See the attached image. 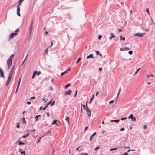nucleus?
<instances>
[{
  "mask_svg": "<svg viewBox=\"0 0 155 155\" xmlns=\"http://www.w3.org/2000/svg\"><path fill=\"white\" fill-rule=\"evenodd\" d=\"M49 48H47L45 51V52H44V54H47V53H48V49Z\"/></svg>",
  "mask_w": 155,
  "mask_h": 155,
  "instance_id": "22",
  "label": "nucleus"
},
{
  "mask_svg": "<svg viewBox=\"0 0 155 155\" xmlns=\"http://www.w3.org/2000/svg\"><path fill=\"white\" fill-rule=\"evenodd\" d=\"M83 108H84V109L86 110V107H85V105H83Z\"/></svg>",
  "mask_w": 155,
  "mask_h": 155,
  "instance_id": "58",
  "label": "nucleus"
},
{
  "mask_svg": "<svg viewBox=\"0 0 155 155\" xmlns=\"http://www.w3.org/2000/svg\"><path fill=\"white\" fill-rule=\"evenodd\" d=\"M18 144L19 145H24V144H25V143L21 141H18Z\"/></svg>",
  "mask_w": 155,
  "mask_h": 155,
  "instance_id": "20",
  "label": "nucleus"
},
{
  "mask_svg": "<svg viewBox=\"0 0 155 155\" xmlns=\"http://www.w3.org/2000/svg\"><path fill=\"white\" fill-rule=\"evenodd\" d=\"M145 33H138L135 34L134 35L137 36H139L140 37H143L144 36Z\"/></svg>",
  "mask_w": 155,
  "mask_h": 155,
  "instance_id": "3",
  "label": "nucleus"
},
{
  "mask_svg": "<svg viewBox=\"0 0 155 155\" xmlns=\"http://www.w3.org/2000/svg\"><path fill=\"white\" fill-rule=\"evenodd\" d=\"M96 134V132H95L91 136L93 137H94V136Z\"/></svg>",
  "mask_w": 155,
  "mask_h": 155,
  "instance_id": "42",
  "label": "nucleus"
},
{
  "mask_svg": "<svg viewBox=\"0 0 155 155\" xmlns=\"http://www.w3.org/2000/svg\"><path fill=\"white\" fill-rule=\"evenodd\" d=\"M27 137V136L26 135H24L22 137L23 138H26V137Z\"/></svg>",
  "mask_w": 155,
  "mask_h": 155,
  "instance_id": "50",
  "label": "nucleus"
},
{
  "mask_svg": "<svg viewBox=\"0 0 155 155\" xmlns=\"http://www.w3.org/2000/svg\"><path fill=\"white\" fill-rule=\"evenodd\" d=\"M135 149H130V150H129L128 151H127V152H129L130 151H135Z\"/></svg>",
  "mask_w": 155,
  "mask_h": 155,
  "instance_id": "37",
  "label": "nucleus"
},
{
  "mask_svg": "<svg viewBox=\"0 0 155 155\" xmlns=\"http://www.w3.org/2000/svg\"><path fill=\"white\" fill-rule=\"evenodd\" d=\"M128 52L129 54L131 55L132 54L133 51H130Z\"/></svg>",
  "mask_w": 155,
  "mask_h": 155,
  "instance_id": "36",
  "label": "nucleus"
},
{
  "mask_svg": "<svg viewBox=\"0 0 155 155\" xmlns=\"http://www.w3.org/2000/svg\"><path fill=\"white\" fill-rule=\"evenodd\" d=\"M144 130L145 129L147 128V125H144Z\"/></svg>",
  "mask_w": 155,
  "mask_h": 155,
  "instance_id": "41",
  "label": "nucleus"
},
{
  "mask_svg": "<svg viewBox=\"0 0 155 155\" xmlns=\"http://www.w3.org/2000/svg\"><path fill=\"white\" fill-rule=\"evenodd\" d=\"M96 54L97 55H98L100 53L99 51H96Z\"/></svg>",
  "mask_w": 155,
  "mask_h": 155,
  "instance_id": "40",
  "label": "nucleus"
},
{
  "mask_svg": "<svg viewBox=\"0 0 155 155\" xmlns=\"http://www.w3.org/2000/svg\"><path fill=\"white\" fill-rule=\"evenodd\" d=\"M47 115L48 117H49L50 116V114L49 113H47Z\"/></svg>",
  "mask_w": 155,
  "mask_h": 155,
  "instance_id": "61",
  "label": "nucleus"
},
{
  "mask_svg": "<svg viewBox=\"0 0 155 155\" xmlns=\"http://www.w3.org/2000/svg\"><path fill=\"white\" fill-rule=\"evenodd\" d=\"M111 37L113 38V37H115V36L114 35L112 34V33H111Z\"/></svg>",
  "mask_w": 155,
  "mask_h": 155,
  "instance_id": "47",
  "label": "nucleus"
},
{
  "mask_svg": "<svg viewBox=\"0 0 155 155\" xmlns=\"http://www.w3.org/2000/svg\"><path fill=\"white\" fill-rule=\"evenodd\" d=\"M12 78V77L8 76L7 81L5 84L6 86H8V85L9 83L11 81Z\"/></svg>",
  "mask_w": 155,
  "mask_h": 155,
  "instance_id": "8",
  "label": "nucleus"
},
{
  "mask_svg": "<svg viewBox=\"0 0 155 155\" xmlns=\"http://www.w3.org/2000/svg\"><path fill=\"white\" fill-rule=\"evenodd\" d=\"M114 102V100H112L111 101H110V102H109V103H113Z\"/></svg>",
  "mask_w": 155,
  "mask_h": 155,
  "instance_id": "49",
  "label": "nucleus"
},
{
  "mask_svg": "<svg viewBox=\"0 0 155 155\" xmlns=\"http://www.w3.org/2000/svg\"><path fill=\"white\" fill-rule=\"evenodd\" d=\"M14 56V54H12L11 55L9 58V59L7 61V65H12V59L13 58Z\"/></svg>",
  "mask_w": 155,
  "mask_h": 155,
  "instance_id": "1",
  "label": "nucleus"
},
{
  "mask_svg": "<svg viewBox=\"0 0 155 155\" xmlns=\"http://www.w3.org/2000/svg\"><path fill=\"white\" fill-rule=\"evenodd\" d=\"M92 137H93L91 136L90 137L89 140L90 141H92L93 140Z\"/></svg>",
  "mask_w": 155,
  "mask_h": 155,
  "instance_id": "39",
  "label": "nucleus"
},
{
  "mask_svg": "<svg viewBox=\"0 0 155 155\" xmlns=\"http://www.w3.org/2000/svg\"><path fill=\"white\" fill-rule=\"evenodd\" d=\"M117 149V148H112V149H110V151H113V150H116Z\"/></svg>",
  "mask_w": 155,
  "mask_h": 155,
  "instance_id": "31",
  "label": "nucleus"
},
{
  "mask_svg": "<svg viewBox=\"0 0 155 155\" xmlns=\"http://www.w3.org/2000/svg\"><path fill=\"white\" fill-rule=\"evenodd\" d=\"M48 105H47L45 106L44 107L43 109V110H44L45 109H46L48 107Z\"/></svg>",
  "mask_w": 155,
  "mask_h": 155,
  "instance_id": "44",
  "label": "nucleus"
},
{
  "mask_svg": "<svg viewBox=\"0 0 155 155\" xmlns=\"http://www.w3.org/2000/svg\"><path fill=\"white\" fill-rule=\"evenodd\" d=\"M36 131V130L35 129H34L33 130H28V131L30 132H35Z\"/></svg>",
  "mask_w": 155,
  "mask_h": 155,
  "instance_id": "27",
  "label": "nucleus"
},
{
  "mask_svg": "<svg viewBox=\"0 0 155 155\" xmlns=\"http://www.w3.org/2000/svg\"><path fill=\"white\" fill-rule=\"evenodd\" d=\"M99 148H100V147H96L95 148V150H97V149H99Z\"/></svg>",
  "mask_w": 155,
  "mask_h": 155,
  "instance_id": "55",
  "label": "nucleus"
},
{
  "mask_svg": "<svg viewBox=\"0 0 155 155\" xmlns=\"http://www.w3.org/2000/svg\"><path fill=\"white\" fill-rule=\"evenodd\" d=\"M125 49H126L127 50H129L130 49L129 48H127V47H125Z\"/></svg>",
  "mask_w": 155,
  "mask_h": 155,
  "instance_id": "63",
  "label": "nucleus"
},
{
  "mask_svg": "<svg viewBox=\"0 0 155 155\" xmlns=\"http://www.w3.org/2000/svg\"><path fill=\"white\" fill-rule=\"evenodd\" d=\"M70 70V69H69L68 70H66L64 72H63L61 74V76H62L64 75L65 74L67 73L68 72V71H69Z\"/></svg>",
  "mask_w": 155,
  "mask_h": 155,
  "instance_id": "13",
  "label": "nucleus"
},
{
  "mask_svg": "<svg viewBox=\"0 0 155 155\" xmlns=\"http://www.w3.org/2000/svg\"><path fill=\"white\" fill-rule=\"evenodd\" d=\"M90 58H94L93 55L92 54H90L88 56H87V59H88Z\"/></svg>",
  "mask_w": 155,
  "mask_h": 155,
  "instance_id": "12",
  "label": "nucleus"
},
{
  "mask_svg": "<svg viewBox=\"0 0 155 155\" xmlns=\"http://www.w3.org/2000/svg\"><path fill=\"white\" fill-rule=\"evenodd\" d=\"M20 11V8L19 6L18 5L17 7V14L19 16H20L21 15L19 13Z\"/></svg>",
  "mask_w": 155,
  "mask_h": 155,
  "instance_id": "9",
  "label": "nucleus"
},
{
  "mask_svg": "<svg viewBox=\"0 0 155 155\" xmlns=\"http://www.w3.org/2000/svg\"><path fill=\"white\" fill-rule=\"evenodd\" d=\"M81 60V58H80V57L79 58H78V59L77 61H76V64H78L79 62Z\"/></svg>",
  "mask_w": 155,
  "mask_h": 155,
  "instance_id": "26",
  "label": "nucleus"
},
{
  "mask_svg": "<svg viewBox=\"0 0 155 155\" xmlns=\"http://www.w3.org/2000/svg\"><path fill=\"white\" fill-rule=\"evenodd\" d=\"M122 31V29L120 28H119L118 29V31L119 32H120Z\"/></svg>",
  "mask_w": 155,
  "mask_h": 155,
  "instance_id": "51",
  "label": "nucleus"
},
{
  "mask_svg": "<svg viewBox=\"0 0 155 155\" xmlns=\"http://www.w3.org/2000/svg\"><path fill=\"white\" fill-rule=\"evenodd\" d=\"M19 30L18 28H17V29H16L15 31V32H16V33H17V32H19Z\"/></svg>",
  "mask_w": 155,
  "mask_h": 155,
  "instance_id": "33",
  "label": "nucleus"
},
{
  "mask_svg": "<svg viewBox=\"0 0 155 155\" xmlns=\"http://www.w3.org/2000/svg\"><path fill=\"white\" fill-rule=\"evenodd\" d=\"M31 102H30V101H28V102H27V104L28 105H29V104H31Z\"/></svg>",
  "mask_w": 155,
  "mask_h": 155,
  "instance_id": "57",
  "label": "nucleus"
},
{
  "mask_svg": "<svg viewBox=\"0 0 155 155\" xmlns=\"http://www.w3.org/2000/svg\"><path fill=\"white\" fill-rule=\"evenodd\" d=\"M71 92H72L71 90H69L68 91H66L65 93L64 94L65 95H67L68 94L70 95L71 94Z\"/></svg>",
  "mask_w": 155,
  "mask_h": 155,
  "instance_id": "10",
  "label": "nucleus"
},
{
  "mask_svg": "<svg viewBox=\"0 0 155 155\" xmlns=\"http://www.w3.org/2000/svg\"><path fill=\"white\" fill-rule=\"evenodd\" d=\"M40 116V115L36 116V117H35V120L36 121H37L38 120V117Z\"/></svg>",
  "mask_w": 155,
  "mask_h": 155,
  "instance_id": "28",
  "label": "nucleus"
},
{
  "mask_svg": "<svg viewBox=\"0 0 155 155\" xmlns=\"http://www.w3.org/2000/svg\"><path fill=\"white\" fill-rule=\"evenodd\" d=\"M21 78H20L19 80V81H18V85H17V89H19V86H20V81H21Z\"/></svg>",
  "mask_w": 155,
  "mask_h": 155,
  "instance_id": "15",
  "label": "nucleus"
},
{
  "mask_svg": "<svg viewBox=\"0 0 155 155\" xmlns=\"http://www.w3.org/2000/svg\"><path fill=\"white\" fill-rule=\"evenodd\" d=\"M15 69V67L14 66H13L11 70V71H10V73L9 74L8 76L11 77H12L13 73Z\"/></svg>",
  "mask_w": 155,
  "mask_h": 155,
  "instance_id": "4",
  "label": "nucleus"
},
{
  "mask_svg": "<svg viewBox=\"0 0 155 155\" xmlns=\"http://www.w3.org/2000/svg\"><path fill=\"white\" fill-rule=\"evenodd\" d=\"M57 120H55L52 123V124H56L57 125V124L56 123V122L57 121Z\"/></svg>",
  "mask_w": 155,
  "mask_h": 155,
  "instance_id": "30",
  "label": "nucleus"
},
{
  "mask_svg": "<svg viewBox=\"0 0 155 155\" xmlns=\"http://www.w3.org/2000/svg\"><path fill=\"white\" fill-rule=\"evenodd\" d=\"M102 68H99V71H102Z\"/></svg>",
  "mask_w": 155,
  "mask_h": 155,
  "instance_id": "60",
  "label": "nucleus"
},
{
  "mask_svg": "<svg viewBox=\"0 0 155 155\" xmlns=\"http://www.w3.org/2000/svg\"><path fill=\"white\" fill-rule=\"evenodd\" d=\"M120 40L124 41L125 39L124 37H123L122 36H120Z\"/></svg>",
  "mask_w": 155,
  "mask_h": 155,
  "instance_id": "17",
  "label": "nucleus"
},
{
  "mask_svg": "<svg viewBox=\"0 0 155 155\" xmlns=\"http://www.w3.org/2000/svg\"><path fill=\"white\" fill-rule=\"evenodd\" d=\"M71 85V84L70 83H69V84H67V85H66L65 86H64V87L65 88H67V87H69Z\"/></svg>",
  "mask_w": 155,
  "mask_h": 155,
  "instance_id": "24",
  "label": "nucleus"
},
{
  "mask_svg": "<svg viewBox=\"0 0 155 155\" xmlns=\"http://www.w3.org/2000/svg\"><path fill=\"white\" fill-rule=\"evenodd\" d=\"M0 73L1 76L4 78L5 76L4 74V72L1 68H0Z\"/></svg>",
  "mask_w": 155,
  "mask_h": 155,
  "instance_id": "11",
  "label": "nucleus"
},
{
  "mask_svg": "<svg viewBox=\"0 0 155 155\" xmlns=\"http://www.w3.org/2000/svg\"><path fill=\"white\" fill-rule=\"evenodd\" d=\"M88 128V126H87L85 128V130H87Z\"/></svg>",
  "mask_w": 155,
  "mask_h": 155,
  "instance_id": "59",
  "label": "nucleus"
},
{
  "mask_svg": "<svg viewBox=\"0 0 155 155\" xmlns=\"http://www.w3.org/2000/svg\"><path fill=\"white\" fill-rule=\"evenodd\" d=\"M101 37L102 36L101 35H100L98 37V38L100 40L101 39Z\"/></svg>",
  "mask_w": 155,
  "mask_h": 155,
  "instance_id": "43",
  "label": "nucleus"
},
{
  "mask_svg": "<svg viewBox=\"0 0 155 155\" xmlns=\"http://www.w3.org/2000/svg\"><path fill=\"white\" fill-rule=\"evenodd\" d=\"M35 97L34 96V97H31L30 98V100H31V99H35Z\"/></svg>",
  "mask_w": 155,
  "mask_h": 155,
  "instance_id": "46",
  "label": "nucleus"
},
{
  "mask_svg": "<svg viewBox=\"0 0 155 155\" xmlns=\"http://www.w3.org/2000/svg\"><path fill=\"white\" fill-rule=\"evenodd\" d=\"M140 69H141V68H138L137 70L135 72V74H134V75H135L138 73V72L140 70Z\"/></svg>",
  "mask_w": 155,
  "mask_h": 155,
  "instance_id": "23",
  "label": "nucleus"
},
{
  "mask_svg": "<svg viewBox=\"0 0 155 155\" xmlns=\"http://www.w3.org/2000/svg\"><path fill=\"white\" fill-rule=\"evenodd\" d=\"M23 1V0H19V2H18V5H19V6H20L22 2Z\"/></svg>",
  "mask_w": 155,
  "mask_h": 155,
  "instance_id": "21",
  "label": "nucleus"
},
{
  "mask_svg": "<svg viewBox=\"0 0 155 155\" xmlns=\"http://www.w3.org/2000/svg\"><path fill=\"white\" fill-rule=\"evenodd\" d=\"M8 65V68L9 69H10L12 65Z\"/></svg>",
  "mask_w": 155,
  "mask_h": 155,
  "instance_id": "35",
  "label": "nucleus"
},
{
  "mask_svg": "<svg viewBox=\"0 0 155 155\" xmlns=\"http://www.w3.org/2000/svg\"><path fill=\"white\" fill-rule=\"evenodd\" d=\"M124 130V128H121L120 129V131H123Z\"/></svg>",
  "mask_w": 155,
  "mask_h": 155,
  "instance_id": "52",
  "label": "nucleus"
},
{
  "mask_svg": "<svg viewBox=\"0 0 155 155\" xmlns=\"http://www.w3.org/2000/svg\"><path fill=\"white\" fill-rule=\"evenodd\" d=\"M51 101H50L49 102H48L47 103V105H49L51 103Z\"/></svg>",
  "mask_w": 155,
  "mask_h": 155,
  "instance_id": "56",
  "label": "nucleus"
},
{
  "mask_svg": "<svg viewBox=\"0 0 155 155\" xmlns=\"http://www.w3.org/2000/svg\"><path fill=\"white\" fill-rule=\"evenodd\" d=\"M54 102H54V101H53V102H52L51 104V106H52V105H53L54 104Z\"/></svg>",
  "mask_w": 155,
  "mask_h": 155,
  "instance_id": "53",
  "label": "nucleus"
},
{
  "mask_svg": "<svg viewBox=\"0 0 155 155\" xmlns=\"http://www.w3.org/2000/svg\"><path fill=\"white\" fill-rule=\"evenodd\" d=\"M94 94L92 95V97L90 99V103H91V102L93 100V99L94 98Z\"/></svg>",
  "mask_w": 155,
  "mask_h": 155,
  "instance_id": "25",
  "label": "nucleus"
},
{
  "mask_svg": "<svg viewBox=\"0 0 155 155\" xmlns=\"http://www.w3.org/2000/svg\"><path fill=\"white\" fill-rule=\"evenodd\" d=\"M32 25H33V22H32L31 24V25L30 26L29 28V36L30 37H31L32 35V30L33 29V27H32Z\"/></svg>",
  "mask_w": 155,
  "mask_h": 155,
  "instance_id": "2",
  "label": "nucleus"
},
{
  "mask_svg": "<svg viewBox=\"0 0 155 155\" xmlns=\"http://www.w3.org/2000/svg\"><path fill=\"white\" fill-rule=\"evenodd\" d=\"M21 150L22 149H20L19 150V151L21 152V154L24 155H25V151H21Z\"/></svg>",
  "mask_w": 155,
  "mask_h": 155,
  "instance_id": "14",
  "label": "nucleus"
},
{
  "mask_svg": "<svg viewBox=\"0 0 155 155\" xmlns=\"http://www.w3.org/2000/svg\"><path fill=\"white\" fill-rule=\"evenodd\" d=\"M128 154L127 152L125 153L124 154H121V155H127Z\"/></svg>",
  "mask_w": 155,
  "mask_h": 155,
  "instance_id": "54",
  "label": "nucleus"
},
{
  "mask_svg": "<svg viewBox=\"0 0 155 155\" xmlns=\"http://www.w3.org/2000/svg\"><path fill=\"white\" fill-rule=\"evenodd\" d=\"M128 118L132 119V120L133 121H135L136 120V117H134L133 115L132 114L130 115L128 117Z\"/></svg>",
  "mask_w": 155,
  "mask_h": 155,
  "instance_id": "7",
  "label": "nucleus"
},
{
  "mask_svg": "<svg viewBox=\"0 0 155 155\" xmlns=\"http://www.w3.org/2000/svg\"><path fill=\"white\" fill-rule=\"evenodd\" d=\"M146 11L147 12V13L149 15H150V13H149V9L148 8H147L146 9Z\"/></svg>",
  "mask_w": 155,
  "mask_h": 155,
  "instance_id": "38",
  "label": "nucleus"
},
{
  "mask_svg": "<svg viewBox=\"0 0 155 155\" xmlns=\"http://www.w3.org/2000/svg\"><path fill=\"white\" fill-rule=\"evenodd\" d=\"M120 120H110V121L111 122H118Z\"/></svg>",
  "mask_w": 155,
  "mask_h": 155,
  "instance_id": "16",
  "label": "nucleus"
},
{
  "mask_svg": "<svg viewBox=\"0 0 155 155\" xmlns=\"http://www.w3.org/2000/svg\"><path fill=\"white\" fill-rule=\"evenodd\" d=\"M121 88H120L119 90H118V94H117V98L119 95V94H120V93L121 91Z\"/></svg>",
  "mask_w": 155,
  "mask_h": 155,
  "instance_id": "18",
  "label": "nucleus"
},
{
  "mask_svg": "<svg viewBox=\"0 0 155 155\" xmlns=\"http://www.w3.org/2000/svg\"><path fill=\"white\" fill-rule=\"evenodd\" d=\"M22 122L25 124H26V122L25 120V118H23L22 119Z\"/></svg>",
  "mask_w": 155,
  "mask_h": 155,
  "instance_id": "19",
  "label": "nucleus"
},
{
  "mask_svg": "<svg viewBox=\"0 0 155 155\" xmlns=\"http://www.w3.org/2000/svg\"><path fill=\"white\" fill-rule=\"evenodd\" d=\"M37 73V71H35L33 73V75H35Z\"/></svg>",
  "mask_w": 155,
  "mask_h": 155,
  "instance_id": "29",
  "label": "nucleus"
},
{
  "mask_svg": "<svg viewBox=\"0 0 155 155\" xmlns=\"http://www.w3.org/2000/svg\"><path fill=\"white\" fill-rule=\"evenodd\" d=\"M69 118L68 117H67L66 118V120L68 121V122L69 123Z\"/></svg>",
  "mask_w": 155,
  "mask_h": 155,
  "instance_id": "32",
  "label": "nucleus"
},
{
  "mask_svg": "<svg viewBox=\"0 0 155 155\" xmlns=\"http://www.w3.org/2000/svg\"><path fill=\"white\" fill-rule=\"evenodd\" d=\"M77 92H78V91L77 90H76V91H75V95L74 96V97H75L76 96L77 94Z\"/></svg>",
  "mask_w": 155,
  "mask_h": 155,
  "instance_id": "48",
  "label": "nucleus"
},
{
  "mask_svg": "<svg viewBox=\"0 0 155 155\" xmlns=\"http://www.w3.org/2000/svg\"><path fill=\"white\" fill-rule=\"evenodd\" d=\"M37 74L38 75H39L40 74L41 72H39Z\"/></svg>",
  "mask_w": 155,
  "mask_h": 155,
  "instance_id": "64",
  "label": "nucleus"
},
{
  "mask_svg": "<svg viewBox=\"0 0 155 155\" xmlns=\"http://www.w3.org/2000/svg\"><path fill=\"white\" fill-rule=\"evenodd\" d=\"M17 35V33L15 32L11 33L9 36V39H12L13 38V37L16 35Z\"/></svg>",
  "mask_w": 155,
  "mask_h": 155,
  "instance_id": "6",
  "label": "nucleus"
},
{
  "mask_svg": "<svg viewBox=\"0 0 155 155\" xmlns=\"http://www.w3.org/2000/svg\"><path fill=\"white\" fill-rule=\"evenodd\" d=\"M127 118L126 117H124V118H121L120 119L121 120H124L125 119H126Z\"/></svg>",
  "mask_w": 155,
  "mask_h": 155,
  "instance_id": "45",
  "label": "nucleus"
},
{
  "mask_svg": "<svg viewBox=\"0 0 155 155\" xmlns=\"http://www.w3.org/2000/svg\"><path fill=\"white\" fill-rule=\"evenodd\" d=\"M86 110L89 117H90L91 115V110L88 108L86 104Z\"/></svg>",
  "mask_w": 155,
  "mask_h": 155,
  "instance_id": "5",
  "label": "nucleus"
},
{
  "mask_svg": "<svg viewBox=\"0 0 155 155\" xmlns=\"http://www.w3.org/2000/svg\"><path fill=\"white\" fill-rule=\"evenodd\" d=\"M27 55H28V54H27V55H26V58H25V59L24 60V61H23V62H22V64H21V66H22V65H23V64H24V62L25 61V60H26V57H27Z\"/></svg>",
  "mask_w": 155,
  "mask_h": 155,
  "instance_id": "34",
  "label": "nucleus"
},
{
  "mask_svg": "<svg viewBox=\"0 0 155 155\" xmlns=\"http://www.w3.org/2000/svg\"><path fill=\"white\" fill-rule=\"evenodd\" d=\"M17 127L18 128H20V126H19V124H18L17 126Z\"/></svg>",
  "mask_w": 155,
  "mask_h": 155,
  "instance_id": "62",
  "label": "nucleus"
}]
</instances>
